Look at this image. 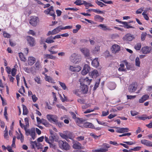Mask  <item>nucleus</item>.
Masks as SVG:
<instances>
[{"instance_id": "30", "label": "nucleus", "mask_w": 152, "mask_h": 152, "mask_svg": "<svg viewBox=\"0 0 152 152\" xmlns=\"http://www.w3.org/2000/svg\"><path fill=\"white\" fill-rule=\"evenodd\" d=\"M53 39V37L51 36L50 37L47 38L46 39L45 42L48 44L52 43L54 42Z\"/></svg>"}, {"instance_id": "54", "label": "nucleus", "mask_w": 152, "mask_h": 152, "mask_svg": "<svg viewBox=\"0 0 152 152\" xmlns=\"http://www.w3.org/2000/svg\"><path fill=\"white\" fill-rule=\"evenodd\" d=\"M36 147L37 148V149H42L43 145L40 143H37L36 144Z\"/></svg>"}, {"instance_id": "58", "label": "nucleus", "mask_w": 152, "mask_h": 152, "mask_svg": "<svg viewBox=\"0 0 152 152\" xmlns=\"http://www.w3.org/2000/svg\"><path fill=\"white\" fill-rule=\"evenodd\" d=\"M37 143V142L36 141H31V148H32L34 149L35 146H36V144Z\"/></svg>"}, {"instance_id": "51", "label": "nucleus", "mask_w": 152, "mask_h": 152, "mask_svg": "<svg viewBox=\"0 0 152 152\" xmlns=\"http://www.w3.org/2000/svg\"><path fill=\"white\" fill-rule=\"evenodd\" d=\"M3 36L4 37L9 38L10 37L11 35L7 33L5 31H4L3 32Z\"/></svg>"}, {"instance_id": "56", "label": "nucleus", "mask_w": 152, "mask_h": 152, "mask_svg": "<svg viewBox=\"0 0 152 152\" xmlns=\"http://www.w3.org/2000/svg\"><path fill=\"white\" fill-rule=\"evenodd\" d=\"M34 80L38 84H41V82L39 77H35Z\"/></svg>"}, {"instance_id": "8", "label": "nucleus", "mask_w": 152, "mask_h": 152, "mask_svg": "<svg viewBox=\"0 0 152 152\" xmlns=\"http://www.w3.org/2000/svg\"><path fill=\"white\" fill-rule=\"evenodd\" d=\"M111 49L112 53L115 54L118 53L120 50V47L117 44H114L112 46Z\"/></svg>"}, {"instance_id": "46", "label": "nucleus", "mask_w": 152, "mask_h": 152, "mask_svg": "<svg viewBox=\"0 0 152 152\" xmlns=\"http://www.w3.org/2000/svg\"><path fill=\"white\" fill-rule=\"evenodd\" d=\"M42 124H44L46 126H48L49 125V123L45 120L42 119Z\"/></svg>"}, {"instance_id": "41", "label": "nucleus", "mask_w": 152, "mask_h": 152, "mask_svg": "<svg viewBox=\"0 0 152 152\" xmlns=\"http://www.w3.org/2000/svg\"><path fill=\"white\" fill-rule=\"evenodd\" d=\"M109 87L110 90H113L115 88L116 85L114 83H110Z\"/></svg>"}, {"instance_id": "3", "label": "nucleus", "mask_w": 152, "mask_h": 152, "mask_svg": "<svg viewBox=\"0 0 152 152\" xmlns=\"http://www.w3.org/2000/svg\"><path fill=\"white\" fill-rule=\"evenodd\" d=\"M70 58V61L76 64L80 61L81 56H80L74 53L71 55Z\"/></svg>"}, {"instance_id": "6", "label": "nucleus", "mask_w": 152, "mask_h": 152, "mask_svg": "<svg viewBox=\"0 0 152 152\" xmlns=\"http://www.w3.org/2000/svg\"><path fill=\"white\" fill-rule=\"evenodd\" d=\"M80 50L83 53L85 57L88 58L90 56L89 50L86 48H80Z\"/></svg>"}, {"instance_id": "52", "label": "nucleus", "mask_w": 152, "mask_h": 152, "mask_svg": "<svg viewBox=\"0 0 152 152\" xmlns=\"http://www.w3.org/2000/svg\"><path fill=\"white\" fill-rule=\"evenodd\" d=\"M55 124L56 125H57L59 127H61L64 125V123H63L58 122V120H57V122H55Z\"/></svg>"}, {"instance_id": "23", "label": "nucleus", "mask_w": 152, "mask_h": 152, "mask_svg": "<svg viewBox=\"0 0 152 152\" xmlns=\"http://www.w3.org/2000/svg\"><path fill=\"white\" fill-rule=\"evenodd\" d=\"M149 96L147 94L143 95L142 97L139 100V102L140 103H142L144 101L148 99Z\"/></svg>"}, {"instance_id": "57", "label": "nucleus", "mask_w": 152, "mask_h": 152, "mask_svg": "<svg viewBox=\"0 0 152 152\" xmlns=\"http://www.w3.org/2000/svg\"><path fill=\"white\" fill-rule=\"evenodd\" d=\"M109 114V112L108 110L107 111H103L102 112V115L101 116H105L108 115Z\"/></svg>"}, {"instance_id": "38", "label": "nucleus", "mask_w": 152, "mask_h": 152, "mask_svg": "<svg viewBox=\"0 0 152 152\" xmlns=\"http://www.w3.org/2000/svg\"><path fill=\"white\" fill-rule=\"evenodd\" d=\"M59 135L63 139L67 140L69 136L64 133H59Z\"/></svg>"}, {"instance_id": "43", "label": "nucleus", "mask_w": 152, "mask_h": 152, "mask_svg": "<svg viewBox=\"0 0 152 152\" xmlns=\"http://www.w3.org/2000/svg\"><path fill=\"white\" fill-rule=\"evenodd\" d=\"M91 80V79H89L88 77H86L84 79V83L86 84V85L88 84L89 85Z\"/></svg>"}, {"instance_id": "11", "label": "nucleus", "mask_w": 152, "mask_h": 152, "mask_svg": "<svg viewBox=\"0 0 152 152\" xmlns=\"http://www.w3.org/2000/svg\"><path fill=\"white\" fill-rule=\"evenodd\" d=\"M90 70L89 66L87 64H86L84 66L83 69L82 70L81 73L83 75H86Z\"/></svg>"}, {"instance_id": "28", "label": "nucleus", "mask_w": 152, "mask_h": 152, "mask_svg": "<svg viewBox=\"0 0 152 152\" xmlns=\"http://www.w3.org/2000/svg\"><path fill=\"white\" fill-rule=\"evenodd\" d=\"M94 19L96 21H98L99 22H102L104 20V18L99 15H96L94 17Z\"/></svg>"}, {"instance_id": "25", "label": "nucleus", "mask_w": 152, "mask_h": 152, "mask_svg": "<svg viewBox=\"0 0 152 152\" xmlns=\"http://www.w3.org/2000/svg\"><path fill=\"white\" fill-rule=\"evenodd\" d=\"M89 75L92 77H96L99 75V73L97 70H94L90 72Z\"/></svg>"}, {"instance_id": "55", "label": "nucleus", "mask_w": 152, "mask_h": 152, "mask_svg": "<svg viewBox=\"0 0 152 152\" xmlns=\"http://www.w3.org/2000/svg\"><path fill=\"white\" fill-rule=\"evenodd\" d=\"M18 91L20 94L23 95V93H24L25 92L24 87L22 86H21V88Z\"/></svg>"}, {"instance_id": "15", "label": "nucleus", "mask_w": 152, "mask_h": 152, "mask_svg": "<svg viewBox=\"0 0 152 152\" xmlns=\"http://www.w3.org/2000/svg\"><path fill=\"white\" fill-rule=\"evenodd\" d=\"M137 89L136 85L134 83H132L129 87L128 90L130 92H134Z\"/></svg>"}, {"instance_id": "13", "label": "nucleus", "mask_w": 152, "mask_h": 152, "mask_svg": "<svg viewBox=\"0 0 152 152\" xmlns=\"http://www.w3.org/2000/svg\"><path fill=\"white\" fill-rule=\"evenodd\" d=\"M141 143L145 145L148 147H152V142L145 139L142 140Z\"/></svg>"}, {"instance_id": "18", "label": "nucleus", "mask_w": 152, "mask_h": 152, "mask_svg": "<svg viewBox=\"0 0 152 152\" xmlns=\"http://www.w3.org/2000/svg\"><path fill=\"white\" fill-rule=\"evenodd\" d=\"M73 148L75 149H79L83 148L81 144L79 142H74L73 145Z\"/></svg>"}, {"instance_id": "49", "label": "nucleus", "mask_w": 152, "mask_h": 152, "mask_svg": "<svg viewBox=\"0 0 152 152\" xmlns=\"http://www.w3.org/2000/svg\"><path fill=\"white\" fill-rule=\"evenodd\" d=\"M141 45L140 43L137 44L134 46V48L137 50H139L141 48Z\"/></svg>"}, {"instance_id": "27", "label": "nucleus", "mask_w": 152, "mask_h": 152, "mask_svg": "<svg viewBox=\"0 0 152 152\" xmlns=\"http://www.w3.org/2000/svg\"><path fill=\"white\" fill-rule=\"evenodd\" d=\"M61 30H62V28L61 26H60L56 27L53 30V33L54 34H56L61 31Z\"/></svg>"}, {"instance_id": "53", "label": "nucleus", "mask_w": 152, "mask_h": 152, "mask_svg": "<svg viewBox=\"0 0 152 152\" xmlns=\"http://www.w3.org/2000/svg\"><path fill=\"white\" fill-rule=\"evenodd\" d=\"M8 131L7 129V127H6L5 130L4 131V137L5 138L7 139L8 138Z\"/></svg>"}, {"instance_id": "7", "label": "nucleus", "mask_w": 152, "mask_h": 152, "mask_svg": "<svg viewBox=\"0 0 152 152\" xmlns=\"http://www.w3.org/2000/svg\"><path fill=\"white\" fill-rule=\"evenodd\" d=\"M46 117L49 121L50 122H53L54 123L57 122L58 119L57 116L53 115L48 114Z\"/></svg>"}, {"instance_id": "12", "label": "nucleus", "mask_w": 152, "mask_h": 152, "mask_svg": "<svg viewBox=\"0 0 152 152\" xmlns=\"http://www.w3.org/2000/svg\"><path fill=\"white\" fill-rule=\"evenodd\" d=\"M26 39L28 44L31 46H33L35 45V40L32 37L28 36L26 37Z\"/></svg>"}, {"instance_id": "61", "label": "nucleus", "mask_w": 152, "mask_h": 152, "mask_svg": "<svg viewBox=\"0 0 152 152\" xmlns=\"http://www.w3.org/2000/svg\"><path fill=\"white\" fill-rule=\"evenodd\" d=\"M96 121L100 125H103L104 126H106L107 125L103 121H99L98 119H96Z\"/></svg>"}, {"instance_id": "62", "label": "nucleus", "mask_w": 152, "mask_h": 152, "mask_svg": "<svg viewBox=\"0 0 152 152\" xmlns=\"http://www.w3.org/2000/svg\"><path fill=\"white\" fill-rule=\"evenodd\" d=\"M61 28L62 30H64L66 29H70L72 28V26H68Z\"/></svg>"}, {"instance_id": "63", "label": "nucleus", "mask_w": 152, "mask_h": 152, "mask_svg": "<svg viewBox=\"0 0 152 152\" xmlns=\"http://www.w3.org/2000/svg\"><path fill=\"white\" fill-rule=\"evenodd\" d=\"M143 8H141L140 9H139L136 11V13L137 14H140L143 11Z\"/></svg>"}, {"instance_id": "17", "label": "nucleus", "mask_w": 152, "mask_h": 152, "mask_svg": "<svg viewBox=\"0 0 152 152\" xmlns=\"http://www.w3.org/2000/svg\"><path fill=\"white\" fill-rule=\"evenodd\" d=\"M80 88L82 92L84 94H86L88 90V87L87 85L86 84H81Z\"/></svg>"}, {"instance_id": "40", "label": "nucleus", "mask_w": 152, "mask_h": 152, "mask_svg": "<svg viewBox=\"0 0 152 152\" xmlns=\"http://www.w3.org/2000/svg\"><path fill=\"white\" fill-rule=\"evenodd\" d=\"M58 82L59 84L61 86L63 90H65L66 89L67 87L64 83L61 82L60 81H58Z\"/></svg>"}, {"instance_id": "31", "label": "nucleus", "mask_w": 152, "mask_h": 152, "mask_svg": "<svg viewBox=\"0 0 152 152\" xmlns=\"http://www.w3.org/2000/svg\"><path fill=\"white\" fill-rule=\"evenodd\" d=\"M44 57L47 58L55 59L56 57L51 54H45L44 55Z\"/></svg>"}, {"instance_id": "10", "label": "nucleus", "mask_w": 152, "mask_h": 152, "mask_svg": "<svg viewBox=\"0 0 152 152\" xmlns=\"http://www.w3.org/2000/svg\"><path fill=\"white\" fill-rule=\"evenodd\" d=\"M151 48L150 47L145 46L142 47L141 50L143 54H147L150 53L151 50Z\"/></svg>"}, {"instance_id": "1", "label": "nucleus", "mask_w": 152, "mask_h": 152, "mask_svg": "<svg viewBox=\"0 0 152 152\" xmlns=\"http://www.w3.org/2000/svg\"><path fill=\"white\" fill-rule=\"evenodd\" d=\"M58 145L60 148L66 151L69 150L70 148L69 145L65 141H59L58 142Z\"/></svg>"}, {"instance_id": "20", "label": "nucleus", "mask_w": 152, "mask_h": 152, "mask_svg": "<svg viewBox=\"0 0 152 152\" xmlns=\"http://www.w3.org/2000/svg\"><path fill=\"white\" fill-rule=\"evenodd\" d=\"M91 64L92 66L95 67L96 68L99 65V62L98 58H95L92 62Z\"/></svg>"}, {"instance_id": "37", "label": "nucleus", "mask_w": 152, "mask_h": 152, "mask_svg": "<svg viewBox=\"0 0 152 152\" xmlns=\"http://www.w3.org/2000/svg\"><path fill=\"white\" fill-rule=\"evenodd\" d=\"M135 65L138 67H140V59L138 57H137L135 60Z\"/></svg>"}, {"instance_id": "35", "label": "nucleus", "mask_w": 152, "mask_h": 152, "mask_svg": "<svg viewBox=\"0 0 152 152\" xmlns=\"http://www.w3.org/2000/svg\"><path fill=\"white\" fill-rule=\"evenodd\" d=\"M19 132L20 135L17 136V138L18 139H20L21 142H23L24 137L20 131H19Z\"/></svg>"}, {"instance_id": "36", "label": "nucleus", "mask_w": 152, "mask_h": 152, "mask_svg": "<svg viewBox=\"0 0 152 152\" xmlns=\"http://www.w3.org/2000/svg\"><path fill=\"white\" fill-rule=\"evenodd\" d=\"M45 76H46L45 80L46 81L50 83H53V80L51 77L50 76H47L46 75H45Z\"/></svg>"}, {"instance_id": "19", "label": "nucleus", "mask_w": 152, "mask_h": 152, "mask_svg": "<svg viewBox=\"0 0 152 152\" xmlns=\"http://www.w3.org/2000/svg\"><path fill=\"white\" fill-rule=\"evenodd\" d=\"M69 69L72 72H78L80 70L81 67L79 66H77L76 67L70 66Z\"/></svg>"}, {"instance_id": "4", "label": "nucleus", "mask_w": 152, "mask_h": 152, "mask_svg": "<svg viewBox=\"0 0 152 152\" xmlns=\"http://www.w3.org/2000/svg\"><path fill=\"white\" fill-rule=\"evenodd\" d=\"M39 21L38 18L35 16L31 17L29 20L30 24L33 26H36L37 25Z\"/></svg>"}, {"instance_id": "59", "label": "nucleus", "mask_w": 152, "mask_h": 152, "mask_svg": "<svg viewBox=\"0 0 152 152\" xmlns=\"http://www.w3.org/2000/svg\"><path fill=\"white\" fill-rule=\"evenodd\" d=\"M146 12H144L142 15H143L144 18L146 20H149V18L147 16V15L146 14Z\"/></svg>"}, {"instance_id": "45", "label": "nucleus", "mask_w": 152, "mask_h": 152, "mask_svg": "<svg viewBox=\"0 0 152 152\" xmlns=\"http://www.w3.org/2000/svg\"><path fill=\"white\" fill-rule=\"evenodd\" d=\"M147 34L146 32H143L141 34V38L142 41H143L145 40Z\"/></svg>"}, {"instance_id": "64", "label": "nucleus", "mask_w": 152, "mask_h": 152, "mask_svg": "<svg viewBox=\"0 0 152 152\" xmlns=\"http://www.w3.org/2000/svg\"><path fill=\"white\" fill-rule=\"evenodd\" d=\"M6 71L8 74H10L11 73L12 70L10 67L7 66L6 67Z\"/></svg>"}, {"instance_id": "16", "label": "nucleus", "mask_w": 152, "mask_h": 152, "mask_svg": "<svg viewBox=\"0 0 152 152\" xmlns=\"http://www.w3.org/2000/svg\"><path fill=\"white\" fill-rule=\"evenodd\" d=\"M115 21L120 23L123 24L124 25V27L128 29L129 28H134L132 26L129 25H128V23L126 22L120 21L118 19H116L115 20Z\"/></svg>"}, {"instance_id": "60", "label": "nucleus", "mask_w": 152, "mask_h": 152, "mask_svg": "<svg viewBox=\"0 0 152 152\" xmlns=\"http://www.w3.org/2000/svg\"><path fill=\"white\" fill-rule=\"evenodd\" d=\"M77 140L78 141H81L84 140V137L83 136H80L76 138Z\"/></svg>"}, {"instance_id": "39", "label": "nucleus", "mask_w": 152, "mask_h": 152, "mask_svg": "<svg viewBox=\"0 0 152 152\" xmlns=\"http://www.w3.org/2000/svg\"><path fill=\"white\" fill-rule=\"evenodd\" d=\"M19 56L21 61H26V59L24 56L23 53H19Z\"/></svg>"}, {"instance_id": "24", "label": "nucleus", "mask_w": 152, "mask_h": 152, "mask_svg": "<svg viewBox=\"0 0 152 152\" xmlns=\"http://www.w3.org/2000/svg\"><path fill=\"white\" fill-rule=\"evenodd\" d=\"M98 26L99 27L100 29L104 31L110 30L109 27L104 24H100Z\"/></svg>"}, {"instance_id": "32", "label": "nucleus", "mask_w": 152, "mask_h": 152, "mask_svg": "<svg viewBox=\"0 0 152 152\" xmlns=\"http://www.w3.org/2000/svg\"><path fill=\"white\" fill-rule=\"evenodd\" d=\"M84 5L86 7V9H88V8L90 7H94L93 5L90 3L87 2L85 1H84Z\"/></svg>"}, {"instance_id": "48", "label": "nucleus", "mask_w": 152, "mask_h": 152, "mask_svg": "<svg viewBox=\"0 0 152 152\" xmlns=\"http://www.w3.org/2000/svg\"><path fill=\"white\" fill-rule=\"evenodd\" d=\"M93 12L98 13V14H102L104 13V12L102 11H101L98 9H93Z\"/></svg>"}, {"instance_id": "44", "label": "nucleus", "mask_w": 152, "mask_h": 152, "mask_svg": "<svg viewBox=\"0 0 152 152\" xmlns=\"http://www.w3.org/2000/svg\"><path fill=\"white\" fill-rule=\"evenodd\" d=\"M100 80V78H99L96 80V83H95L94 86V90H96L98 87L99 85V84Z\"/></svg>"}, {"instance_id": "21", "label": "nucleus", "mask_w": 152, "mask_h": 152, "mask_svg": "<svg viewBox=\"0 0 152 152\" xmlns=\"http://www.w3.org/2000/svg\"><path fill=\"white\" fill-rule=\"evenodd\" d=\"M58 46L57 45H55L51 47L48 50V51L50 52L51 54H54L58 53V51H54V49L57 48Z\"/></svg>"}, {"instance_id": "42", "label": "nucleus", "mask_w": 152, "mask_h": 152, "mask_svg": "<svg viewBox=\"0 0 152 152\" xmlns=\"http://www.w3.org/2000/svg\"><path fill=\"white\" fill-rule=\"evenodd\" d=\"M17 71V69L16 68H15V67L13 68H12L11 72V73L12 76L14 77Z\"/></svg>"}, {"instance_id": "14", "label": "nucleus", "mask_w": 152, "mask_h": 152, "mask_svg": "<svg viewBox=\"0 0 152 152\" xmlns=\"http://www.w3.org/2000/svg\"><path fill=\"white\" fill-rule=\"evenodd\" d=\"M117 130L116 132L118 133H123L124 132H127L129 131V129L127 128L117 127Z\"/></svg>"}, {"instance_id": "47", "label": "nucleus", "mask_w": 152, "mask_h": 152, "mask_svg": "<svg viewBox=\"0 0 152 152\" xmlns=\"http://www.w3.org/2000/svg\"><path fill=\"white\" fill-rule=\"evenodd\" d=\"M137 118L140 120L144 121L146 119H147L146 115H143L142 116H137Z\"/></svg>"}, {"instance_id": "9", "label": "nucleus", "mask_w": 152, "mask_h": 152, "mask_svg": "<svg viewBox=\"0 0 152 152\" xmlns=\"http://www.w3.org/2000/svg\"><path fill=\"white\" fill-rule=\"evenodd\" d=\"M135 38L134 36L130 34H127L123 37L124 40L127 42L133 40Z\"/></svg>"}, {"instance_id": "33", "label": "nucleus", "mask_w": 152, "mask_h": 152, "mask_svg": "<svg viewBox=\"0 0 152 152\" xmlns=\"http://www.w3.org/2000/svg\"><path fill=\"white\" fill-rule=\"evenodd\" d=\"M84 1L81 0H77L74 2V4H75L77 5H84Z\"/></svg>"}, {"instance_id": "26", "label": "nucleus", "mask_w": 152, "mask_h": 152, "mask_svg": "<svg viewBox=\"0 0 152 152\" xmlns=\"http://www.w3.org/2000/svg\"><path fill=\"white\" fill-rule=\"evenodd\" d=\"M84 126L87 128H90L93 129L94 128V125L91 123L89 122H86L84 124Z\"/></svg>"}, {"instance_id": "34", "label": "nucleus", "mask_w": 152, "mask_h": 152, "mask_svg": "<svg viewBox=\"0 0 152 152\" xmlns=\"http://www.w3.org/2000/svg\"><path fill=\"white\" fill-rule=\"evenodd\" d=\"M23 107V114L26 115L28 113V111L26 106L24 104L22 105Z\"/></svg>"}, {"instance_id": "22", "label": "nucleus", "mask_w": 152, "mask_h": 152, "mask_svg": "<svg viewBox=\"0 0 152 152\" xmlns=\"http://www.w3.org/2000/svg\"><path fill=\"white\" fill-rule=\"evenodd\" d=\"M35 58L32 56L29 57L28 58V64L31 66L35 63Z\"/></svg>"}, {"instance_id": "5", "label": "nucleus", "mask_w": 152, "mask_h": 152, "mask_svg": "<svg viewBox=\"0 0 152 152\" xmlns=\"http://www.w3.org/2000/svg\"><path fill=\"white\" fill-rule=\"evenodd\" d=\"M44 12L46 14H49L50 16L53 17V20H55L56 15L55 14V12L53 11V7L52 6L50 7L49 8L44 10Z\"/></svg>"}, {"instance_id": "29", "label": "nucleus", "mask_w": 152, "mask_h": 152, "mask_svg": "<svg viewBox=\"0 0 152 152\" xmlns=\"http://www.w3.org/2000/svg\"><path fill=\"white\" fill-rule=\"evenodd\" d=\"M100 51L99 47L96 46L95 48L92 50V52L94 54H97Z\"/></svg>"}, {"instance_id": "2", "label": "nucleus", "mask_w": 152, "mask_h": 152, "mask_svg": "<svg viewBox=\"0 0 152 152\" xmlns=\"http://www.w3.org/2000/svg\"><path fill=\"white\" fill-rule=\"evenodd\" d=\"M24 129L25 131L26 134L27 136L30 135L33 140L35 138V131L34 128H32L31 129H27L26 126H24Z\"/></svg>"}, {"instance_id": "50", "label": "nucleus", "mask_w": 152, "mask_h": 152, "mask_svg": "<svg viewBox=\"0 0 152 152\" xmlns=\"http://www.w3.org/2000/svg\"><path fill=\"white\" fill-rule=\"evenodd\" d=\"M95 2L100 7H102L103 6H105V4L102 3V2L99 1L98 0H96L95 1Z\"/></svg>"}]
</instances>
